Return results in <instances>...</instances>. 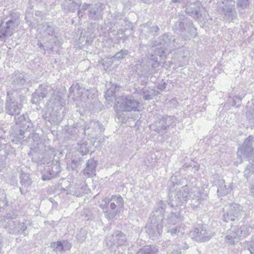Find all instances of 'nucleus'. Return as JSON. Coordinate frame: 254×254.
Here are the masks:
<instances>
[{
  "label": "nucleus",
  "instance_id": "2",
  "mask_svg": "<svg viewBox=\"0 0 254 254\" xmlns=\"http://www.w3.org/2000/svg\"><path fill=\"white\" fill-rule=\"evenodd\" d=\"M57 244L58 246L62 247V244L61 242H57Z\"/></svg>",
  "mask_w": 254,
  "mask_h": 254
},
{
  "label": "nucleus",
  "instance_id": "4",
  "mask_svg": "<svg viewBox=\"0 0 254 254\" xmlns=\"http://www.w3.org/2000/svg\"><path fill=\"white\" fill-rule=\"evenodd\" d=\"M129 103H130V104H131V103H132V101H130V102H129Z\"/></svg>",
  "mask_w": 254,
  "mask_h": 254
},
{
  "label": "nucleus",
  "instance_id": "1",
  "mask_svg": "<svg viewBox=\"0 0 254 254\" xmlns=\"http://www.w3.org/2000/svg\"><path fill=\"white\" fill-rule=\"evenodd\" d=\"M110 207L112 209H114L116 208V205L114 203H111L110 204Z\"/></svg>",
  "mask_w": 254,
  "mask_h": 254
},
{
  "label": "nucleus",
  "instance_id": "3",
  "mask_svg": "<svg viewBox=\"0 0 254 254\" xmlns=\"http://www.w3.org/2000/svg\"><path fill=\"white\" fill-rule=\"evenodd\" d=\"M119 198L121 199L122 201H123V198L122 197H120Z\"/></svg>",
  "mask_w": 254,
  "mask_h": 254
}]
</instances>
